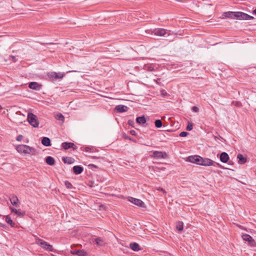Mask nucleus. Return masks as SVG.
I'll return each mask as SVG.
<instances>
[{
	"label": "nucleus",
	"mask_w": 256,
	"mask_h": 256,
	"mask_svg": "<svg viewBox=\"0 0 256 256\" xmlns=\"http://www.w3.org/2000/svg\"><path fill=\"white\" fill-rule=\"evenodd\" d=\"M236 12H224V15L226 18L234 19L236 18Z\"/></svg>",
	"instance_id": "17"
},
{
	"label": "nucleus",
	"mask_w": 256,
	"mask_h": 256,
	"mask_svg": "<svg viewBox=\"0 0 256 256\" xmlns=\"http://www.w3.org/2000/svg\"><path fill=\"white\" fill-rule=\"evenodd\" d=\"M236 18L239 20L253 19L254 17L242 12H236Z\"/></svg>",
	"instance_id": "4"
},
{
	"label": "nucleus",
	"mask_w": 256,
	"mask_h": 256,
	"mask_svg": "<svg viewBox=\"0 0 256 256\" xmlns=\"http://www.w3.org/2000/svg\"><path fill=\"white\" fill-rule=\"evenodd\" d=\"M45 160H46V162L48 164V156L46 158Z\"/></svg>",
	"instance_id": "48"
},
{
	"label": "nucleus",
	"mask_w": 256,
	"mask_h": 256,
	"mask_svg": "<svg viewBox=\"0 0 256 256\" xmlns=\"http://www.w3.org/2000/svg\"><path fill=\"white\" fill-rule=\"evenodd\" d=\"M229 156L228 154L225 152H222L220 155V160L222 162L226 163L228 162Z\"/></svg>",
	"instance_id": "15"
},
{
	"label": "nucleus",
	"mask_w": 256,
	"mask_h": 256,
	"mask_svg": "<svg viewBox=\"0 0 256 256\" xmlns=\"http://www.w3.org/2000/svg\"><path fill=\"white\" fill-rule=\"evenodd\" d=\"M78 256H87L88 253L84 250H77Z\"/></svg>",
	"instance_id": "27"
},
{
	"label": "nucleus",
	"mask_w": 256,
	"mask_h": 256,
	"mask_svg": "<svg viewBox=\"0 0 256 256\" xmlns=\"http://www.w3.org/2000/svg\"><path fill=\"white\" fill-rule=\"evenodd\" d=\"M60 44L56 42H49V52H54L60 48Z\"/></svg>",
	"instance_id": "9"
},
{
	"label": "nucleus",
	"mask_w": 256,
	"mask_h": 256,
	"mask_svg": "<svg viewBox=\"0 0 256 256\" xmlns=\"http://www.w3.org/2000/svg\"><path fill=\"white\" fill-rule=\"evenodd\" d=\"M6 222L10 224L12 226H14V223L13 222L12 220L11 219L10 217L8 216H7L6 218Z\"/></svg>",
	"instance_id": "28"
},
{
	"label": "nucleus",
	"mask_w": 256,
	"mask_h": 256,
	"mask_svg": "<svg viewBox=\"0 0 256 256\" xmlns=\"http://www.w3.org/2000/svg\"><path fill=\"white\" fill-rule=\"evenodd\" d=\"M155 126L156 128H160L162 126V124L160 120H157L154 122Z\"/></svg>",
	"instance_id": "30"
},
{
	"label": "nucleus",
	"mask_w": 256,
	"mask_h": 256,
	"mask_svg": "<svg viewBox=\"0 0 256 256\" xmlns=\"http://www.w3.org/2000/svg\"><path fill=\"white\" fill-rule=\"evenodd\" d=\"M192 110L194 112H198L199 110V108L197 106H194L192 108Z\"/></svg>",
	"instance_id": "41"
},
{
	"label": "nucleus",
	"mask_w": 256,
	"mask_h": 256,
	"mask_svg": "<svg viewBox=\"0 0 256 256\" xmlns=\"http://www.w3.org/2000/svg\"><path fill=\"white\" fill-rule=\"evenodd\" d=\"M94 148H90V147H86L85 148V151L86 152H93Z\"/></svg>",
	"instance_id": "39"
},
{
	"label": "nucleus",
	"mask_w": 256,
	"mask_h": 256,
	"mask_svg": "<svg viewBox=\"0 0 256 256\" xmlns=\"http://www.w3.org/2000/svg\"><path fill=\"white\" fill-rule=\"evenodd\" d=\"M233 104L238 107H240L242 106V104L240 102H234Z\"/></svg>",
	"instance_id": "36"
},
{
	"label": "nucleus",
	"mask_w": 256,
	"mask_h": 256,
	"mask_svg": "<svg viewBox=\"0 0 256 256\" xmlns=\"http://www.w3.org/2000/svg\"><path fill=\"white\" fill-rule=\"evenodd\" d=\"M128 200L132 203L134 204L139 206L142 208H144L145 204L144 202L141 200H140L137 199L132 197H130L128 198Z\"/></svg>",
	"instance_id": "7"
},
{
	"label": "nucleus",
	"mask_w": 256,
	"mask_h": 256,
	"mask_svg": "<svg viewBox=\"0 0 256 256\" xmlns=\"http://www.w3.org/2000/svg\"><path fill=\"white\" fill-rule=\"evenodd\" d=\"M237 158L238 159V163L240 164H244L246 162V158L244 157L242 154H238Z\"/></svg>",
	"instance_id": "21"
},
{
	"label": "nucleus",
	"mask_w": 256,
	"mask_h": 256,
	"mask_svg": "<svg viewBox=\"0 0 256 256\" xmlns=\"http://www.w3.org/2000/svg\"><path fill=\"white\" fill-rule=\"evenodd\" d=\"M10 58L14 62H16V59L14 56H10Z\"/></svg>",
	"instance_id": "42"
},
{
	"label": "nucleus",
	"mask_w": 256,
	"mask_h": 256,
	"mask_svg": "<svg viewBox=\"0 0 256 256\" xmlns=\"http://www.w3.org/2000/svg\"><path fill=\"white\" fill-rule=\"evenodd\" d=\"M62 160L64 163L70 164L74 162V158L70 157H63Z\"/></svg>",
	"instance_id": "24"
},
{
	"label": "nucleus",
	"mask_w": 256,
	"mask_h": 256,
	"mask_svg": "<svg viewBox=\"0 0 256 256\" xmlns=\"http://www.w3.org/2000/svg\"><path fill=\"white\" fill-rule=\"evenodd\" d=\"M56 256L55 254H49V256Z\"/></svg>",
	"instance_id": "49"
},
{
	"label": "nucleus",
	"mask_w": 256,
	"mask_h": 256,
	"mask_svg": "<svg viewBox=\"0 0 256 256\" xmlns=\"http://www.w3.org/2000/svg\"><path fill=\"white\" fill-rule=\"evenodd\" d=\"M212 166H218V167L222 168H224L221 164H220L219 163L214 162V161H212Z\"/></svg>",
	"instance_id": "32"
},
{
	"label": "nucleus",
	"mask_w": 256,
	"mask_h": 256,
	"mask_svg": "<svg viewBox=\"0 0 256 256\" xmlns=\"http://www.w3.org/2000/svg\"><path fill=\"white\" fill-rule=\"evenodd\" d=\"M168 30L164 28H157L154 29L152 32V34L158 36H164L167 34Z\"/></svg>",
	"instance_id": "5"
},
{
	"label": "nucleus",
	"mask_w": 256,
	"mask_h": 256,
	"mask_svg": "<svg viewBox=\"0 0 256 256\" xmlns=\"http://www.w3.org/2000/svg\"><path fill=\"white\" fill-rule=\"evenodd\" d=\"M10 210L12 212H14L18 216H24V212H22L20 210H16L14 208L10 207Z\"/></svg>",
	"instance_id": "25"
},
{
	"label": "nucleus",
	"mask_w": 256,
	"mask_h": 256,
	"mask_svg": "<svg viewBox=\"0 0 256 256\" xmlns=\"http://www.w3.org/2000/svg\"><path fill=\"white\" fill-rule=\"evenodd\" d=\"M10 200L11 204L12 205L16 206H18V199L16 196L14 194L12 195L10 198Z\"/></svg>",
	"instance_id": "14"
},
{
	"label": "nucleus",
	"mask_w": 256,
	"mask_h": 256,
	"mask_svg": "<svg viewBox=\"0 0 256 256\" xmlns=\"http://www.w3.org/2000/svg\"><path fill=\"white\" fill-rule=\"evenodd\" d=\"M48 248H49V252H52L53 251L52 246H50V244H49Z\"/></svg>",
	"instance_id": "43"
},
{
	"label": "nucleus",
	"mask_w": 256,
	"mask_h": 256,
	"mask_svg": "<svg viewBox=\"0 0 256 256\" xmlns=\"http://www.w3.org/2000/svg\"><path fill=\"white\" fill-rule=\"evenodd\" d=\"M64 76V74L62 72H49V79L52 82L60 80Z\"/></svg>",
	"instance_id": "2"
},
{
	"label": "nucleus",
	"mask_w": 256,
	"mask_h": 256,
	"mask_svg": "<svg viewBox=\"0 0 256 256\" xmlns=\"http://www.w3.org/2000/svg\"><path fill=\"white\" fill-rule=\"evenodd\" d=\"M176 229L178 231H182L183 230V222H178L176 224Z\"/></svg>",
	"instance_id": "29"
},
{
	"label": "nucleus",
	"mask_w": 256,
	"mask_h": 256,
	"mask_svg": "<svg viewBox=\"0 0 256 256\" xmlns=\"http://www.w3.org/2000/svg\"><path fill=\"white\" fill-rule=\"evenodd\" d=\"M36 242L38 244L40 245L43 248L46 250L48 249V244L46 242H44L43 240L38 239L36 240Z\"/></svg>",
	"instance_id": "20"
},
{
	"label": "nucleus",
	"mask_w": 256,
	"mask_h": 256,
	"mask_svg": "<svg viewBox=\"0 0 256 256\" xmlns=\"http://www.w3.org/2000/svg\"><path fill=\"white\" fill-rule=\"evenodd\" d=\"M73 171L76 174H80L83 171V168L79 166H74L73 167Z\"/></svg>",
	"instance_id": "18"
},
{
	"label": "nucleus",
	"mask_w": 256,
	"mask_h": 256,
	"mask_svg": "<svg viewBox=\"0 0 256 256\" xmlns=\"http://www.w3.org/2000/svg\"><path fill=\"white\" fill-rule=\"evenodd\" d=\"M28 120L34 127L36 128L38 126V122L36 119V116L32 113L30 112L28 114Z\"/></svg>",
	"instance_id": "3"
},
{
	"label": "nucleus",
	"mask_w": 256,
	"mask_h": 256,
	"mask_svg": "<svg viewBox=\"0 0 256 256\" xmlns=\"http://www.w3.org/2000/svg\"><path fill=\"white\" fill-rule=\"evenodd\" d=\"M242 239L248 242L249 244L252 246H254L256 245V242L248 234H244L242 235Z\"/></svg>",
	"instance_id": "8"
},
{
	"label": "nucleus",
	"mask_w": 256,
	"mask_h": 256,
	"mask_svg": "<svg viewBox=\"0 0 256 256\" xmlns=\"http://www.w3.org/2000/svg\"><path fill=\"white\" fill-rule=\"evenodd\" d=\"M212 164V160L208 158H203L202 157L200 165L204 166H210Z\"/></svg>",
	"instance_id": "11"
},
{
	"label": "nucleus",
	"mask_w": 256,
	"mask_h": 256,
	"mask_svg": "<svg viewBox=\"0 0 256 256\" xmlns=\"http://www.w3.org/2000/svg\"><path fill=\"white\" fill-rule=\"evenodd\" d=\"M28 87L30 89L39 90L41 88V86L36 82H31L29 84Z\"/></svg>",
	"instance_id": "13"
},
{
	"label": "nucleus",
	"mask_w": 256,
	"mask_h": 256,
	"mask_svg": "<svg viewBox=\"0 0 256 256\" xmlns=\"http://www.w3.org/2000/svg\"><path fill=\"white\" fill-rule=\"evenodd\" d=\"M130 133L132 135H136V132L134 130H130Z\"/></svg>",
	"instance_id": "44"
},
{
	"label": "nucleus",
	"mask_w": 256,
	"mask_h": 256,
	"mask_svg": "<svg viewBox=\"0 0 256 256\" xmlns=\"http://www.w3.org/2000/svg\"><path fill=\"white\" fill-rule=\"evenodd\" d=\"M128 108L126 106L124 105H118L117 106L115 110L118 112H122L127 111Z\"/></svg>",
	"instance_id": "16"
},
{
	"label": "nucleus",
	"mask_w": 256,
	"mask_h": 256,
	"mask_svg": "<svg viewBox=\"0 0 256 256\" xmlns=\"http://www.w3.org/2000/svg\"><path fill=\"white\" fill-rule=\"evenodd\" d=\"M192 129V124L191 123H188L186 126V130H191Z\"/></svg>",
	"instance_id": "35"
},
{
	"label": "nucleus",
	"mask_w": 256,
	"mask_h": 256,
	"mask_svg": "<svg viewBox=\"0 0 256 256\" xmlns=\"http://www.w3.org/2000/svg\"><path fill=\"white\" fill-rule=\"evenodd\" d=\"M156 190L162 192L164 194H166V191L164 188H160V187L158 188H156Z\"/></svg>",
	"instance_id": "38"
},
{
	"label": "nucleus",
	"mask_w": 256,
	"mask_h": 256,
	"mask_svg": "<svg viewBox=\"0 0 256 256\" xmlns=\"http://www.w3.org/2000/svg\"><path fill=\"white\" fill-rule=\"evenodd\" d=\"M23 138V136L22 135H18L16 138V140L18 142L21 141Z\"/></svg>",
	"instance_id": "40"
},
{
	"label": "nucleus",
	"mask_w": 256,
	"mask_h": 256,
	"mask_svg": "<svg viewBox=\"0 0 256 256\" xmlns=\"http://www.w3.org/2000/svg\"><path fill=\"white\" fill-rule=\"evenodd\" d=\"M130 246L134 251H138L140 250L139 244L136 242L130 244Z\"/></svg>",
	"instance_id": "22"
},
{
	"label": "nucleus",
	"mask_w": 256,
	"mask_h": 256,
	"mask_svg": "<svg viewBox=\"0 0 256 256\" xmlns=\"http://www.w3.org/2000/svg\"><path fill=\"white\" fill-rule=\"evenodd\" d=\"M65 186L68 188H72V185L70 182L68 181H66Z\"/></svg>",
	"instance_id": "33"
},
{
	"label": "nucleus",
	"mask_w": 256,
	"mask_h": 256,
	"mask_svg": "<svg viewBox=\"0 0 256 256\" xmlns=\"http://www.w3.org/2000/svg\"><path fill=\"white\" fill-rule=\"evenodd\" d=\"M72 254H73L78 255L77 250H75V251L72 252Z\"/></svg>",
	"instance_id": "46"
},
{
	"label": "nucleus",
	"mask_w": 256,
	"mask_h": 256,
	"mask_svg": "<svg viewBox=\"0 0 256 256\" xmlns=\"http://www.w3.org/2000/svg\"><path fill=\"white\" fill-rule=\"evenodd\" d=\"M48 146H51V144H50V140L49 139V144H48Z\"/></svg>",
	"instance_id": "51"
},
{
	"label": "nucleus",
	"mask_w": 256,
	"mask_h": 256,
	"mask_svg": "<svg viewBox=\"0 0 256 256\" xmlns=\"http://www.w3.org/2000/svg\"><path fill=\"white\" fill-rule=\"evenodd\" d=\"M164 95H166L167 94V93L166 92H165L164 94H163Z\"/></svg>",
	"instance_id": "53"
},
{
	"label": "nucleus",
	"mask_w": 256,
	"mask_h": 256,
	"mask_svg": "<svg viewBox=\"0 0 256 256\" xmlns=\"http://www.w3.org/2000/svg\"><path fill=\"white\" fill-rule=\"evenodd\" d=\"M16 150L20 153L28 154H34L36 153V150L24 144L18 145L16 146Z\"/></svg>",
	"instance_id": "1"
},
{
	"label": "nucleus",
	"mask_w": 256,
	"mask_h": 256,
	"mask_svg": "<svg viewBox=\"0 0 256 256\" xmlns=\"http://www.w3.org/2000/svg\"><path fill=\"white\" fill-rule=\"evenodd\" d=\"M96 244L98 246H102L104 245V241L101 238H98L94 239Z\"/></svg>",
	"instance_id": "26"
},
{
	"label": "nucleus",
	"mask_w": 256,
	"mask_h": 256,
	"mask_svg": "<svg viewBox=\"0 0 256 256\" xmlns=\"http://www.w3.org/2000/svg\"><path fill=\"white\" fill-rule=\"evenodd\" d=\"M253 14L256 15V8L253 11Z\"/></svg>",
	"instance_id": "50"
},
{
	"label": "nucleus",
	"mask_w": 256,
	"mask_h": 256,
	"mask_svg": "<svg viewBox=\"0 0 256 256\" xmlns=\"http://www.w3.org/2000/svg\"><path fill=\"white\" fill-rule=\"evenodd\" d=\"M2 108V106L0 105V110H1Z\"/></svg>",
	"instance_id": "52"
},
{
	"label": "nucleus",
	"mask_w": 256,
	"mask_h": 256,
	"mask_svg": "<svg viewBox=\"0 0 256 256\" xmlns=\"http://www.w3.org/2000/svg\"><path fill=\"white\" fill-rule=\"evenodd\" d=\"M62 146L64 150H68L70 148H72L74 150L76 148V146L72 142H64L62 143Z\"/></svg>",
	"instance_id": "12"
},
{
	"label": "nucleus",
	"mask_w": 256,
	"mask_h": 256,
	"mask_svg": "<svg viewBox=\"0 0 256 256\" xmlns=\"http://www.w3.org/2000/svg\"><path fill=\"white\" fill-rule=\"evenodd\" d=\"M166 156V152L159 151H155L152 154V156L156 158H165Z\"/></svg>",
	"instance_id": "10"
},
{
	"label": "nucleus",
	"mask_w": 256,
	"mask_h": 256,
	"mask_svg": "<svg viewBox=\"0 0 256 256\" xmlns=\"http://www.w3.org/2000/svg\"><path fill=\"white\" fill-rule=\"evenodd\" d=\"M161 169H162V170H164V168H162Z\"/></svg>",
	"instance_id": "54"
},
{
	"label": "nucleus",
	"mask_w": 256,
	"mask_h": 256,
	"mask_svg": "<svg viewBox=\"0 0 256 256\" xmlns=\"http://www.w3.org/2000/svg\"><path fill=\"white\" fill-rule=\"evenodd\" d=\"M42 143L45 146H48V138L44 137L42 141Z\"/></svg>",
	"instance_id": "31"
},
{
	"label": "nucleus",
	"mask_w": 256,
	"mask_h": 256,
	"mask_svg": "<svg viewBox=\"0 0 256 256\" xmlns=\"http://www.w3.org/2000/svg\"><path fill=\"white\" fill-rule=\"evenodd\" d=\"M188 134V133L186 132H182L180 133V136L182 137L186 136Z\"/></svg>",
	"instance_id": "37"
},
{
	"label": "nucleus",
	"mask_w": 256,
	"mask_h": 256,
	"mask_svg": "<svg viewBox=\"0 0 256 256\" xmlns=\"http://www.w3.org/2000/svg\"><path fill=\"white\" fill-rule=\"evenodd\" d=\"M126 138L127 139H128V140H132V141H133V142H136V140H134L132 139L130 137H129V136H128Z\"/></svg>",
	"instance_id": "47"
},
{
	"label": "nucleus",
	"mask_w": 256,
	"mask_h": 256,
	"mask_svg": "<svg viewBox=\"0 0 256 256\" xmlns=\"http://www.w3.org/2000/svg\"><path fill=\"white\" fill-rule=\"evenodd\" d=\"M188 159L190 162L200 165L202 157L197 155L192 156H188Z\"/></svg>",
	"instance_id": "6"
},
{
	"label": "nucleus",
	"mask_w": 256,
	"mask_h": 256,
	"mask_svg": "<svg viewBox=\"0 0 256 256\" xmlns=\"http://www.w3.org/2000/svg\"><path fill=\"white\" fill-rule=\"evenodd\" d=\"M54 164V160L51 156H49V165H53Z\"/></svg>",
	"instance_id": "34"
},
{
	"label": "nucleus",
	"mask_w": 256,
	"mask_h": 256,
	"mask_svg": "<svg viewBox=\"0 0 256 256\" xmlns=\"http://www.w3.org/2000/svg\"><path fill=\"white\" fill-rule=\"evenodd\" d=\"M128 123L130 125H132L134 123V122L132 120H128Z\"/></svg>",
	"instance_id": "45"
},
{
	"label": "nucleus",
	"mask_w": 256,
	"mask_h": 256,
	"mask_svg": "<svg viewBox=\"0 0 256 256\" xmlns=\"http://www.w3.org/2000/svg\"><path fill=\"white\" fill-rule=\"evenodd\" d=\"M136 121L138 124H143L146 122L144 116L138 117L136 119Z\"/></svg>",
	"instance_id": "23"
},
{
	"label": "nucleus",
	"mask_w": 256,
	"mask_h": 256,
	"mask_svg": "<svg viewBox=\"0 0 256 256\" xmlns=\"http://www.w3.org/2000/svg\"><path fill=\"white\" fill-rule=\"evenodd\" d=\"M55 118L59 122H58L60 124L64 122V116L60 113L56 114Z\"/></svg>",
	"instance_id": "19"
}]
</instances>
